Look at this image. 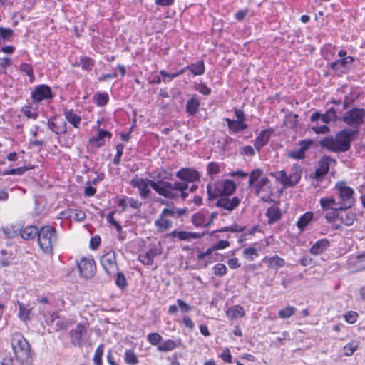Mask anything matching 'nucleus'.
Instances as JSON below:
<instances>
[{"mask_svg": "<svg viewBox=\"0 0 365 365\" xmlns=\"http://www.w3.org/2000/svg\"><path fill=\"white\" fill-rule=\"evenodd\" d=\"M130 184L137 187L142 198H146L150 193V186L159 195L165 198L173 200L176 195V191L182 190V184L172 185L171 182L159 180L154 181L148 179L135 178L131 180Z\"/></svg>", "mask_w": 365, "mask_h": 365, "instance_id": "nucleus-1", "label": "nucleus"}, {"mask_svg": "<svg viewBox=\"0 0 365 365\" xmlns=\"http://www.w3.org/2000/svg\"><path fill=\"white\" fill-rule=\"evenodd\" d=\"M210 201L222 197L232 195L236 190L235 183L231 180H221L207 186Z\"/></svg>", "mask_w": 365, "mask_h": 365, "instance_id": "nucleus-2", "label": "nucleus"}, {"mask_svg": "<svg viewBox=\"0 0 365 365\" xmlns=\"http://www.w3.org/2000/svg\"><path fill=\"white\" fill-rule=\"evenodd\" d=\"M176 177L181 181L172 182V185L182 184V190L176 191V197L174 199L181 197L185 200L188 195L187 190H188L189 182H193L200 180V175L197 171L190 168H182L176 173Z\"/></svg>", "mask_w": 365, "mask_h": 365, "instance_id": "nucleus-3", "label": "nucleus"}, {"mask_svg": "<svg viewBox=\"0 0 365 365\" xmlns=\"http://www.w3.org/2000/svg\"><path fill=\"white\" fill-rule=\"evenodd\" d=\"M58 236L56 230L50 226H43L38 234V243L44 253L53 252V247L57 243Z\"/></svg>", "mask_w": 365, "mask_h": 365, "instance_id": "nucleus-4", "label": "nucleus"}, {"mask_svg": "<svg viewBox=\"0 0 365 365\" xmlns=\"http://www.w3.org/2000/svg\"><path fill=\"white\" fill-rule=\"evenodd\" d=\"M11 346L18 361L24 362L29 360L31 356L30 345L21 334L12 335Z\"/></svg>", "mask_w": 365, "mask_h": 365, "instance_id": "nucleus-5", "label": "nucleus"}, {"mask_svg": "<svg viewBox=\"0 0 365 365\" xmlns=\"http://www.w3.org/2000/svg\"><path fill=\"white\" fill-rule=\"evenodd\" d=\"M335 188L337 191L339 201V208L347 210L354 204V190L347 186L344 182H339L336 184Z\"/></svg>", "mask_w": 365, "mask_h": 365, "instance_id": "nucleus-6", "label": "nucleus"}, {"mask_svg": "<svg viewBox=\"0 0 365 365\" xmlns=\"http://www.w3.org/2000/svg\"><path fill=\"white\" fill-rule=\"evenodd\" d=\"M358 133V130L344 129L336 133L335 138L341 153L348 151L351 148V142Z\"/></svg>", "mask_w": 365, "mask_h": 365, "instance_id": "nucleus-7", "label": "nucleus"}, {"mask_svg": "<svg viewBox=\"0 0 365 365\" xmlns=\"http://www.w3.org/2000/svg\"><path fill=\"white\" fill-rule=\"evenodd\" d=\"M365 109L354 108L346 111L342 118L349 126H359L364 123Z\"/></svg>", "mask_w": 365, "mask_h": 365, "instance_id": "nucleus-8", "label": "nucleus"}, {"mask_svg": "<svg viewBox=\"0 0 365 365\" xmlns=\"http://www.w3.org/2000/svg\"><path fill=\"white\" fill-rule=\"evenodd\" d=\"M101 264L106 274L109 276L115 274L118 271V266L116 262V253L110 250L103 255L100 259Z\"/></svg>", "mask_w": 365, "mask_h": 365, "instance_id": "nucleus-9", "label": "nucleus"}, {"mask_svg": "<svg viewBox=\"0 0 365 365\" xmlns=\"http://www.w3.org/2000/svg\"><path fill=\"white\" fill-rule=\"evenodd\" d=\"M75 321L67 317L61 316L58 312L51 313L46 319V323L51 325L56 323V331H59L66 329L69 326L73 324Z\"/></svg>", "mask_w": 365, "mask_h": 365, "instance_id": "nucleus-10", "label": "nucleus"}, {"mask_svg": "<svg viewBox=\"0 0 365 365\" xmlns=\"http://www.w3.org/2000/svg\"><path fill=\"white\" fill-rule=\"evenodd\" d=\"M242 199L238 196H226L210 201L217 207L222 208L227 212H232L240 204Z\"/></svg>", "mask_w": 365, "mask_h": 365, "instance_id": "nucleus-11", "label": "nucleus"}, {"mask_svg": "<svg viewBox=\"0 0 365 365\" xmlns=\"http://www.w3.org/2000/svg\"><path fill=\"white\" fill-rule=\"evenodd\" d=\"M71 343L74 346L81 347L86 340L87 327L85 324L79 323L69 332Z\"/></svg>", "mask_w": 365, "mask_h": 365, "instance_id": "nucleus-12", "label": "nucleus"}, {"mask_svg": "<svg viewBox=\"0 0 365 365\" xmlns=\"http://www.w3.org/2000/svg\"><path fill=\"white\" fill-rule=\"evenodd\" d=\"M77 266L80 274L84 278H91L96 272V267L93 258L82 257L77 262Z\"/></svg>", "mask_w": 365, "mask_h": 365, "instance_id": "nucleus-13", "label": "nucleus"}, {"mask_svg": "<svg viewBox=\"0 0 365 365\" xmlns=\"http://www.w3.org/2000/svg\"><path fill=\"white\" fill-rule=\"evenodd\" d=\"M255 192L264 202H268L272 193L270 181L267 177H262L255 185Z\"/></svg>", "mask_w": 365, "mask_h": 365, "instance_id": "nucleus-14", "label": "nucleus"}, {"mask_svg": "<svg viewBox=\"0 0 365 365\" xmlns=\"http://www.w3.org/2000/svg\"><path fill=\"white\" fill-rule=\"evenodd\" d=\"M163 249L161 246L153 245L145 252L138 255V259L145 266H151L153 264V258L161 255Z\"/></svg>", "mask_w": 365, "mask_h": 365, "instance_id": "nucleus-15", "label": "nucleus"}, {"mask_svg": "<svg viewBox=\"0 0 365 365\" xmlns=\"http://www.w3.org/2000/svg\"><path fill=\"white\" fill-rule=\"evenodd\" d=\"M33 101L36 103L43 100L51 99L53 98L51 89L47 85H39L34 89L31 93Z\"/></svg>", "mask_w": 365, "mask_h": 365, "instance_id": "nucleus-16", "label": "nucleus"}, {"mask_svg": "<svg viewBox=\"0 0 365 365\" xmlns=\"http://www.w3.org/2000/svg\"><path fill=\"white\" fill-rule=\"evenodd\" d=\"M331 163L335 164L336 160L329 156H324L318 163V168L315 170L314 178L317 180L322 178L329 171Z\"/></svg>", "mask_w": 365, "mask_h": 365, "instance_id": "nucleus-17", "label": "nucleus"}, {"mask_svg": "<svg viewBox=\"0 0 365 365\" xmlns=\"http://www.w3.org/2000/svg\"><path fill=\"white\" fill-rule=\"evenodd\" d=\"M336 118V110L333 108H329L325 113L322 114L318 111L313 113L310 117L312 123H317L321 120L324 124H327Z\"/></svg>", "mask_w": 365, "mask_h": 365, "instance_id": "nucleus-18", "label": "nucleus"}, {"mask_svg": "<svg viewBox=\"0 0 365 365\" xmlns=\"http://www.w3.org/2000/svg\"><path fill=\"white\" fill-rule=\"evenodd\" d=\"M354 61V58L352 56H349L348 58L343 59H338L331 63V68L336 73L340 75L346 73Z\"/></svg>", "mask_w": 365, "mask_h": 365, "instance_id": "nucleus-19", "label": "nucleus"}, {"mask_svg": "<svg viewBox=\"0 0 365 365\" xmlns=\"http://www.w3.org/2000/svg\"><path fill=\"white\" fill-rule=\"evenodd\" d=\"M347 266L354 272L365 270V252L350 257L347 261Z\"/></svg>", "mask_w": 365, "mask_h": 365, "instance_id": "nucleus-20", "label": "nucleus"}, {"mask_svg": "<svg viewBox=\"0 0 365 365\" xmlns=\"http://www.w3.org/2000/svg\"><path fill=\"white\" fill-rule=\"evenodd\" d=\"M313 144L310 139L303 140L299 142L298 148L289 153L288 156L294 159H302L304 158V153Z\"/></svg>", "mask_w": 365, "mask_h": 365, "instance_id": "nucleus-21", "label": "nucleus"}, {"mask_svg": "<svg viewBox=\"0 0 365 365\" xmlns=\"http://www.w3.org/2000/svg\"><path fill=\"white\" fill-rule=\"evenodd\" d=\"M302 168L297 164H294L291 168V172L288 175V187H292L297 184L302 175Z\"/></svg>", "mask_w": 365, "mask_h": 365, "instance_id": "nucleus-22", "label": "nucleus"}, {"mask_svg": "<svg viewBox=\"0 0 365 365\" xmlns=\"http://www.w3.org/2000/svg\"><path fill=\"white\" fill-rule=\"evenodd\" d=\"M225 121L227 123L230 133H238L243 131L248 128L247 124L245 122L232 120L228 118H225Z\"/></svg>", "mask_w": 365, "mask_h": 365, "instance_id": "nucleus-23", "label": "nucleus"}, {"mask_svg": "<svg viewBox=\"0 0 365 365\" xmlns=\"http://www.w3.org/2000/svg\"><path fill=\"white\" fill-rule=\"evenodd\" d=\"M319 145L322 148H325L329 151L334 153H341L335 137H325L319 141Z\"/></svg>", "mask_w": 365, "mask_h": 365, "instance_id": "nucleus-24", "label": "nucleus"}, {"mask_svg": "<svg viewBox=\"0 0 365 365\" xmlns=\"http://www.w3.org/2000/svg\"><path fill=\"white\" fill-rule=\"evenodd\" d=\"M47 125L52 132L58 135L66 131V123L63 119H56V121H53L50 118L47 120Z\"/></svg>", "mask_w": 365, "mask_h": 365, "instance_id": "nucleus-25", "label": "nucleus"}, {"mask_svg": "<svg viewBox=\"0 0 365 365\" xmlns=\"http://www.w3.org/2000/svg\"><path fill=\"white\" fill-rule=\"evenodd\" d=\"M329 245L330 242L328 240H319L311 247L310 253L314 255H322L328 249Z\"/></svg>", "mask_w": 365, "mask_h": 365, "instance_id": "nucleus-26", "label": "nucleus"}, {"mask_svg": "<svg viewBox=\"0 0 365 365\" xmlns=\"http://www.w3.org/2000/svg\"><path fill=\"white\" fill-rule=\"evenodd\" d=\"M270 135L271 131L269 130H263L260 132L259 135L257 136L255 141V147L258 151L267 144L270 138Z\"/></svg>", "mask_w": 365, "mask_h": 365, "instance_id": "nucleus-27", "label": "nucleus"}, {"mask_svg": "<svg viewBox=\"0 0 365 365\" xmlns=\"http://www.w3.org/2000/svg\"><path fill=\"white\" fill-rule=\"evenodd\" d=\"M263 262L267 264L269 269H277L284 267L285 264L284 259L277 255L273 257H265L263 259Z\"/></svg>", "mask_w": 365, "mask_h": 365, "instance_id": "nucleus-28", "label": "nucleus"}, {"mask_svg": "<svg viewBox=\"0 0 365 365\" xmlns=\"http://www.w3.org/2000/svg\"><path fill=\"white\" fill-rule=\"evenodd\" d=\"M39 230L36 226L29 225L24 229H20L21 237L26 240H34L36 236L38 237Z\"/></svg>", "mask_w": 365, "mask_h": 365, "instance_id": "nucleus-29", "label": "nucleus"}, {"mask_svg": "<svg viewBox=\"0 0 365 365\" xmlns=\"http://www.w3.org/2000/svg\"><path fill=\"white\" fill-rule=\"evenodd\" d=\"M200 100L196 96H193L187 101L186 104V112L189 115L193 116L196 115L199 110Z\"/></svg>", "mask_w": 365, "mask_h": 365, "instance_id": "nucleus-30", "label": "nucleus"}, {"mask_svg": "<svg viewBox=\"0 0 365 365\" xmlns=\"http://www.w3.org/2000/svg\"><path fill=\"white\" fill-rule=\"evenodd\" d=\"M319 203L324 210L331 209L335 211L342 210V209L339 208L338 202H336V200L332 197L321 198Z\"/></svg>", "mask_w": 365, "mask_h": 365, "instance_id": "nucleus-31", "label": "nucleus"}, {"mask_svg": "<svg viewBox=\"0 0 365 365\" xmlns=\"http://www.w3.org/2000/svg\"><path fill=\"white\" fill-rule=\"evenodd\" d=\"M226 314L230 319L233 320L242 317L245 315V311L242 307L235 305L229 308L227 310Z\"/></svg>", "mask_w": 365, "mask_h": 365, "instance_id": "nucleus-32", "label": "nucleus"}, {"mask_svg": "<svg viewBox=\"0 0 365 365\" xmlns=\"http://www.w3.org/2000/svg\"><path fill=\"white\" fill-rule=\"evenodd\" d=\"M66 217H73L75 220L81 222L86 218V213L80 210H68L62 212L61 213Z\"/></svg>", "mask_w": 365, "mask_h": 365, "instance_id": "nucleus-33", "label": "nucleus"}, {"mask_svg": "<svg viewBox=\"0 0 365 365\" xmlns=\"http://www.w3.org/2000/svg\"><path fill=\"white\" fill-rule=\"evenodd\" d=\"M267 216L269 218V223L273 224L281 218L282 214L280 210L277 207L272 206L267 209Z\"/></svg>", "mask_w": 365, "mask_h": 365, "instance_id": "nucleus-34", "label": "nucleus"}, {"mask_svg": "<svg viewBox=\"0 0 365 365\" xmlns=\"http://www.w3.org/2000/svg\"><path fill=\"white\" fill-rule=\"evenodd\" d=\"M188 71L192 72L195 76H200L205 73V68L203 61H198L195 63H192L186 66Z\"/></svg>", "mask_w": 365, "mask_h": 365, "instance_id": "nucleus-35", "label": "nucleus"}, {"mask_svg": "<svg viewBox=\"0 0 365 365\" xmlns=\"http://www.w3.org/2000/svg\"><path fill=\"white\" fill-rule=\"evenodd\" d=\"M314 214L312 212H307L300 217L297 222V227L300 230H303L309 223L312 220Z\"/></svg>", "mask_w": 365, "mask_h": 365, "instance_id": "nucleus-36", "label": "nucleus"}, {"mask_svg": "<svg viewBox=\"0 0 365 365\" xmlns=\"http://www.w3.org/2000/svg\"><path fill=\"white\" fill-rule=\"evenodd\" d=\"M155 225L160 230L165 231L172 227L173 223L166 217L160 214V217L155 220Z\"/></svg>", "mask_w": 365, "mask_h": 365, "instance_id": "nucleus-37", "label": "nucleus"}, {"mask_svg": "<svg viewBox=\"0 0 365 365\" xmlns=\"http://www.w3.org/2000/svg\"><path fill=\"white\" fill-rule=\"evenodd\" d=\"M346 210H341L339 217L341 222L346 226H351L355 221V215L351 212L346 211Z\"/></svg>", "mask_w": 365, "mask_h": 365, "instance_id": "nucleus-38", "label": "nucleus"}, {"mask_svg": "<svg viewBox=\"0 0 365 365\" xmlns=\"http://www.w3.org/2000/svg\"><path fill=\"white\" fill-rule=\"evenodd\" d=\"M18 306L19 309V312L18 314L19 317L21 320L26 322L29 320V315L31 314V308L29 307V306H25L23 303L18 302Z\"/></svg>", "mask_w": 365, "mask_h": 365, "instance_id": "nucleus-39", "label": "nucleus"}, {"mask_svg": "<svg viewBox=\"0 0 365 365\" xmlns=\"http://www.w3.org/2000/svg\"><path fill=\"white\" fill-rule=\"evenodd\" d=\"M65 117L67 121L75 128H78L81 123V117L76 115L73 110H66L65 112Z\"/></svg>", "mask_w": 365, "mask_h": 365, "instance_id": "nucleus-40", "label": "nucleus"}, {"mask_svg": "<svg viewBox=\"0 0 365 365\" xmlns=\"http://www.w3.org/2000/svg\"><path fill=\"white\" fill-rule=\"evenodd\" d=\"M177 347V344L172 339H168L161 342L158 346V350L161 352H168L174 350Z\"/></svg>", "mask_w": 365, "mask_h": 365, "instance_id": "nucleus-41", "label": "nucleus"}, {"mask_svg": "<svg viewBox=\"0 0 365 365\" xmlns=\"http://www.w3.org/2000/svg\"><path fill=\"white\" fill-rule=\"evenodd\" d=\"M105 138H110L111 133L104 130H100L97 136L93 138V140L97 143L98 147H100L104 144L103 139Z\"/></svg>", "mask_w": 365, "mask_h": 365, "instance_id": "nucleus-42", "label": "nucleus"}, {"mask_svg": "<svg viewBox=\"0 0 365 365\" xmlns=\"http://www.w3.org/2000/svg\"><path fill=\"white\" fill-rule=\"evenodd\" d=\"M270 175L274 177L278 181L283 184L285 187H288L287 183L288 180V175L284 170H280L271 173Z\"/></svg>", "mask_w": 365, "mask_h": 365, "instance_id": "nucleus-43", "label": "nucleus"}, {"mask_svg": "<svg viewBox=\"0 0 365 365\" xmlns=\"http://www.w3.org/2000/svg\"><path fill=\"white\" fill-rule=\"evenodd\" d=\"M201 237H202V235L197 232L180 231L178 233V238L181 240H188L189 241L192 239H199Z\"/></svg>", "mask_w": 365, "mask_h": 365, "instance_id": "nucleus-44", "label": "nucleus"}, {"mask_svg": "<svg viewBox=\"0 0 365 365\" xmlns=\"http://www.w3.org/2000/svg\"><path fill=\"white\" fill-rule=\"evenodd\" d=\"M125 361L129 365H136L138 364V359L133 351L128 349L125 352Z\"/></svg>", "mask_w": 365, "mask_h": 365, "instance_id": "nucleus-45", "label": "nucleus"}, {"mask_svg": "<svg viewBox=\"0 0 365 365\" xmlns=\"http://www.w3.org/2000/svg\"><path fill=\"white\" fill-rule=\"evenodd\" d=\"M21 113L28 118L36 119L38 116V113L36 109L29 106L22 107Z\"/></svg>", "mask_w": 365, "mask_h": 365, "instance_id": "nucleus-46", "label": "nucleus"}, {"mask_svg": "<svg viewBox=\"0 0 365 365\" xmlns=\"http://www.w3.org/2000/svg\"><path fill=\"white\" fill-rule=\"evenodd\" d=\"M115 274H116V279H115L116 286L118 288H120V289H124L128 285L127 279H126L124 274L121 272L117 271V272Z\"/></svg>", "mask_w": 365, "mask_h": 365, "instance_id": "nucleus-47", "label": "nucleus"}, {"mask_svg": "<svg viewBox=\"0 0 365 365\" xmlns=\"http://www.w3.org/2000/svg\"><path fill=\"white\" fill-rule=\"evenodd\" d=\"M94 60L89 57H82L80 59V65L82 69L89 71H91L94 66Z\"/></svg>", "mask_w": 365, "mask_h": 365, "instance_id": "nucleus-48", "label": "nucleus"}, {"mask_svg": "<svg viewBox=\"0 0 365 365\" xmlns=\"http://www.w3.org/2000/svg\"><path fill=\"white\" fill-rule=\"evenodd\" d=\"M3 232L6 237L14 238L19 235L20 229H16L14 226L11 225L9 227H3Z\"/></svg>", "mask_w": 365, "mask_h": 365, "instance_id": "nucleus-49", "label": "nucleus"}, {"mask_svg": "<svg viewBox=\"0 0 365 365\" xmlns=\"http://www.w3.org/2000/svg\"><path fill=\"white\" fill-rule=\"evenodd\" d=\"M104 346L103 344H100L97 349H96L94 356H93V363L95 365H101L102 364V356L103 354Z\"/></svg>", "mask_w": 365, "mask_h": 365, "instance_id": "nucleus-50", "label": "nucleus"}, {"mask_svg": "<svg viewBox=\"0 0 365 365\" xmlns=\"http://www.w3.org/2000/svg\"><path fill=\"white\" fill-rule=\"evenodd\" d=\"M262 175V170L260 169H256L252 170L250 174L249 178V186H252L255 182L259 180Z\"/></svg>", "mask_w": 365, "mask_h": 365, "instance_id": "nucleus-51", "label": "nucleus"}, {"mask_svg": "<svg viewBox=\"0 0 365 365\" xmlns=\"http://www.w3.org/2000/svg\"><path fill=\"white\" fill-rule=\"evenodd\" d=\"M358 344L356 341H351V342L346 344L344 347V355L346 356H351L357 349Z\"/></svg>", "mask_w": 365, "mask_h": 365, "instance_id": "nucleus-52", "label": "nucleus"}, {"mask_svg": "<svg viewBox=\"0 0 365 365\" xmlns=\"http://www.w3.org/2000/svg\"><path fill=\"white\" fill-rule=\"evenodd\" d=\"M295 311V307L292 306H288L279 312V316L282 319H288L294 314Z\"/></svg>", "mask_w": 365, "mask_h": 365, "instance_id": "nucleus-53", "label": "nucleus"}, {"mask_svg": "<svg viewBox=\"0 0 365 365\" xmlns=\"http://www.w3.org/2000/svg\"><path fill=\"white\" fill-rule=\"evenodd\" d=\"M94 98L99 106H104L108 101V95L106 93H98L94 96Z\"/></svg>", "mask_w": 365, "mask_h": 365, "instance_id": "nucleus-54", "label": "nucleus"}, {"mask_svg": "<svg viewBox=\"0 0 365 365\" xmlns=\"http://www.w3.org/2000/svg\"><path fill=\"white\" fill-rule=\"evenodd\" d=\"M148 341L153 346H158L163 340V337L158 333H150L147 336Z\"/></svg>", "mask_w": 365, "mask_h": 365, "instance_id": "nucleus-55", "label": "nucleus"}, {"mask_svg": "<svg viewBox=\"0 0 365 365\" xmlns=\"http://www.w3.org/2000/svg\"><path fill=\"white\" fill-rule=\"evenodd\" d=\"M115 212L113 211V212H110L108 213V215L106 216V220L108 221V222H109L111 225L114 226L117 231L118 232H120L121 230H122V227L121 225L114 219L113 217V215H114Z\"/></svg>", "mask_w": 365, "mask_h": 365, "instance_id": "nucleus-56", "label": "nucleus"}, {"mask_svg": "<svg viewBox=\"0 0 365 365\" xmlns=\"http://www.w3.org/2000/svg\"><path fill=\"white\" fill-rule=\"evenodd\" d=\"M227 267L225 264L218 263L215 264L213 267V272L215 275L217 276H223L226 274Z\"/></svg>", "mask_w": 365, "mask_h": 365, "instance_id": "nucleus-57", "label": "nucleus"}, {"mask_svg": "<svg viewBox=\"0 0 365 365\" xmlns=\"http://www.w3.org/2000/svg\"><path fill=\"white\" fill-rule=\"evenodd\" d=\"M14 35V31L9 28L0 27V36L4 41H8Z\"/></svg>", "mask_w": 365, "mask_h": 365, "instance_id": "nucleus-58", "label": "nucleus"}, {"mask_svg": "<svg viewBox=\"0 0 365 365\" xmlns=\"http://www.w3.org/2000/svg\"><path fill=\"white\" fill-rule=\"evenodd\" d=\"M316 125L312 127V130L317 134H325L329 132V128L327 125H319L318 122L315 123Z\"/></svg>", "mask_w": 365, "mask_h": 365, "instance_id": "nucleus-59", "label": "nucleus"}, {"mask_svg": "<svg viewBox=\"0 0 365 365\" xmlns=\"http://www.w3.org/2000/svg\"><path fill=\"white\" fill-rule=\"evenodd\" d=\"M124 145L123 144H118L116 146L117 153L113 159V163L115 165H119L120 162V158L123 153Z\"/></svg>", "mask_w": 365, "mask_h": 365, "instance_id": "nucleus-60", "label": "nucleus"}, {"mask_svg": "<svg viewBox=\"0 0 365 365\" xmlns=\"http://www.w3.org/2000/svg\"><path fill=\"white\" fill-rule=\"evenodd\" d=\"M12 63L11 59L8 57H4L3 58H0V67L3 69L0 70V73H6L5 69L11 66Z\"/></svg>", "mask_w": 365, "mask_h": 365, "instance_id": "nucleus-61", "label": "nucleus"}, {"mask_svg": "<svg viewBox=\"0 0 365 365\" xmlns=\"http://www.w3.org/2000/svg\"><path fill=\"white\" fill-rule=\"evenodd\" d=\"M358 314L356 312H348L344 314L346 321L350 324H354L356 322Z\"/></svg>", "mask_w": 365, "mask_h": 365, "instance_id": "nucleus-62", "label": "nucleus"}, {"mask_svg": "<svg viewBox=\"0 0 365 365\" xmlns=\"http://www.w3.org/2000/svg\"><path fill=\"white\" fill-rule=\"evenodd\" d=\"M20 70L24 72L30 78H34L33 68L31 65L28 63H21L20 66Z\"/></svg>", "mask_w": 365, "mask_h": 365, "instance_id": "nucleus-63", "label": "nucleus"}, {"mask_svg": "<svg viewBox=\"0 0 365 365\" xmlns=\"http://www.w3.org/2000/svg\"><path fill=\"white\" fill-rule=\"evenodd\" d=\"M207 171L210 175L217 174L220 172V165L216 163H210L207 165Z\"/></svg>", "mask_w": 365, "mask_h": 365, "instance_id": "nucleus-64", "label": "nucleus"}]
</instances>
